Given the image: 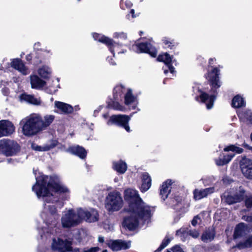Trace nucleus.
I'll return each instance as SVG.
<instances>
[{"mask_svg": "<svg viewBox=\"0 0 252 252\" xmlns=\"http://www.w3.org/2000/svg\"><path fill=\"white\" fill-rule=\"evenodd\" d=\"M190 235L193 238H196L199 236V233L196 231H194L192 232H190Z\"/></svg>", "mask_w": 252, "mask_h": 252, "instance_id": "3c124183", "label": "nucleus"}, {"mask_svg": "<svg viewBox=\"0 0 252 252\" xmlns=\"http://www.w3.org/2000/svg\"><path fill=\"white\" fill-rule=\"evenodd\" d=\"M108 117V115L107 114H104L103 115V117L105 119L107 118Z\"/></svg>", "mask_w": 252, "mask_h": 252, "instance_id": "052dcab7", "label": "nucleus"}, {"mask_svg": "<svg viewBox=\"0 0 252 252\" xmlns=\"http://www.w3.org/2000/svg\"><path fill=\"white\" fill-rule=\"evenodd\" d=\"M129 119L130 118L126 115H113L108 121L107 124L108 125L115 124L123 126L127 132H129L130 127L128 125Z\"/></svg>", "mask_w": 252, "mask_h": 252, "instance_id": "1a4fd4ad", "label": "nucleus"}, {"mask_svg": "<svg viewBox=\"0 0 252 252\" xmlns=\"http://www.w3.org/2000/svg\"><path fill=\"white\" fill-rule=\"evenodd\" d=\"M240 166L243 175L248 179H252V160L245 157L242 158Z\"/></svg>", "mask_w": 252, "mask_h": 252, "instance_id": "9b49d317", "label": "nucleus"}, {"mask_svg": "<svg viewBox=\"0 0 252 252\" xmlns=\"http://www.w3.org/2000/svg\"><path fill=\"white\" fill-rule=\"evenodd\" d=\"M169 241L170 240L169 239H164L161 245L156 251H155V252H159L161 250H162L167 246L169 243Z\"/></svg>", "mask_w": 252, "mask_h": 252, "instance_id": "37998d69", "label": "nucleus"}, {"mask_svg": "<svg viewBox=\"0 0 252 252\" xmlns=\"http://www.w3.org/2000/svg\"><path fill=\"white\" fill-rule=\"evenodd\" d=\"M40 47H41V43L40 42H38L34 44L33 48L34 50L38 51V50H41V49L40 48ZM42 50L44 52H46L47 53H50V51L47 50L46 49H43V50L42 49Z\"/></svg>", "mask_w": 252, "mask_h": 252, "instance_id": "49530a36", "label": "nucleus"}, {"mask_svg": "<svg viewBox=\"0 0 252 252\" xmlns=\"http://www.w3.org/2000/svg\"><path fill=\"white\" fill-rule=\"evenodd\" d=\"M57 91V88L55 86L49 87L46 89V92L49 94H54Z\"/></svg>", "mask_w": 252, "mask_h": 252, "instance_id": "de8ad7c7", "label": "nucleus"}, {"mask_svg": "<svg viewBox=\"0 0 252 252\" xmlns=\"http://www.w3.org/2000/svg\"><path fill=\"white\" fill-rule=\"evenodd\" d=\"M158 60L159 62H163L167 66L170 73L174 75L175 72L173 65H176L177 63L175 60L173 59V57H171L169 54L165 53L160 54L158 58Z\"/></svg>", "mask_w": 252, "mask_h": 252, "instance_id": "ddd939ff", "label": "nucleus"}, {"mask_svg": "<svg viewBox=\"0 0 252 252\" xmlns=\"http://www.w3.org/2000/svg\"><path fill=\"white\" fill-rule=\"evenodd\" d=\"M243 218L245 220L247 221L252 222V216H244Z\"/></svg>", "mask_w": 252, "mask_h": 252, "instance_id": "603ef678", "label": "nucleus"}, {"mask_svg": "<svg viewBox=\"0 0 252 252\" xmlns=\"http://www.w3.org/2000/svg\"><path fill=\"white\" fill-rule=\"evenodd\" d=\"M134 47L137 48V52L148 53L153 57H155L157 54L156 49L150 43H141L135 45Z\"/></svg>", "mask_w": 252, "mask_h": 252, "instance_id": "dca6fc26", "label": "nucleus"}, {"mask_svg": "<svg viewBox=\"0 0 252 252\" xmlns=\"http://www.w3.org/2000/svg\"><path fill=\"white\" fill-rule=\"evenodd\" d=\"M123 200L118 191L110 192L106 197L105 208L109 212L119 211L122 207Z\"/></svg>", "mask_w": 252, "mask_h": 252, "instance_id": "423d86ee", "label": "nucleus"}, {"mask_svg": "<svg viewBox=\"0 0 252 252\" xmlns=\"http://www.w3.org/2000/svg\"><path fill=\"white\" fill-rule=\"evenodd\" d=\"M114 181H115V182H118V179L117 178H116L114 179Z\"/></svg>", "mask_w": 252, "mask_h": 252, "instance_id": "e2e57ef3", "label": "nucleus"}, {"mask_svg": "<svg viewBox=\"0 0 252 252\" xmlns=\"http://www.w3.org/2000/svg\"><path fill=\"white\" fill-rule=\"evenodd\" d=\"M108 247L114 251L126 250L130 248V241H122L120 240L110 241L108 244Z\"/></svg>", "mask_w": 252, "mask_h": 252, "instance_id": "4468645a", "label": "nucleus"}, {"mask_svg": "<svg viewBox=\"0 0 252 252\" xmlns=\"http://www.w3.org/2000/svg\"><path fill=\"white\" fill-rule=\"evenodd\" d=\"M164 73L166 74L168 72V70L164 69Z\"/></svg>", "mask_w": 252, "mask_h": 252, "instance_id": "680f3d73", "label": "nucleus"}, {"mask_svg": "<svg viewBox=\"0 0 252 252\" xmlns=\"http://www.w3.org/2000/svg\"><path fill=\"white\" fill-rule=\"evenodd\" d=\"M113 37L115 38L126 39L127 37L126 34L124 32H116L114 33Z\"/></svg>", "mask_w": 252, "mask_h": 252, "instance_id": "79ce46f5", "label": "nucleus"}, {"mask_svg": "<svg viewBox=\"0 0 252 252\" xmlns=\"http://www.w3.org/2000/svg\"><path fill=\"white\" fill-rule=\"evenodd\" d=\"M104 239L103 237H98V241L99 242L102 243L104 242Z\"/></svg>", "mask_w": 252, "mask_h": 252, "instance_id": "4d7b16f0", "label": "nucleus"}, {"mask_svg": "<svg viewBox=\"0 0 252 252\" xmlns=\"http://www.w3.org/2000/svg\"><path fill=\"white\" fill-rule=\"evenodd\" d=\"M201 220L198 216H196L194 217L193 220L191 221V224L193 226H195L197 224L201 222Z\"/></svg>", "mask_w": 252, "mask_h": 252, "instance_id": "c03bdc74", "label": "nucleus"}, {"mask_svg": "<svg viewBox=\"0 0 252 252\" xmlns=\"http://www.w3.org/2000/svg\"><path fill=\"white\" fill-rule=\"evenodd\" d=\"M245 105L243 98L240 95L235 96L232 101V106L233 107L239 108Z\"/></svg>", "mask_w": 252, "mask_h": 252, "instance_id": "c9c22d12", "label": "nucleus"}, {"mask_svg": "<svg viewBox=\"0 0 252 252\" xmlns=\"http://www.w3.org/2000/svg\"><path fill=\"white\" fill-rule=\"evenodd\" d=\"M55 106L62 113H70L73 111V107L70 105L63 102L56 101Z\"/></svg>", "mask_w": 252, "mask_h": 252, "instance_id": "c85d7f7f", "label": "nucleus"}, {"mask_svg": "<svg viewBox=\"0 0 252 252\" xmlns=\"http://www.w3.org/2000/svg\"><path fill=\"white\" fill-rule=\"evenodd\" d=\"M224 151H227V152L231 151L232 152H235L238 154H241V153H243L244 150L241 148L237 147L233 145H230V146H228L225 147L224 149Z\"/></svg>", "mask_w": 252, "mask_h": 252, "instance_id": "58836bf2", "label": "nucleus"}, {"mask_svg": "<svg viewBox=\"0 0 252 252\" xmlns=\"http://www.w3.org/2000/svg\"><path fill=\"white\" fill-rule=\"evenodd\" d=\"M39 121L36 117V114H32L23 119L20 122V125L23 135L31 137L41 131L38 124Z\"/></svg>", "mask_w": 252, "mask_h": 252, "instance_id": "7ed1b4c3", "label": "nucleus"}, {"mask_svg": "<svg viewBox=\"0 0 252 252\" xmlns=\"http://www.w3.org/2000/svg\"><path fill=\"white\" fill-rule=\"evenodd\" d=\"M11 65L24 75H26L30 73L29 69L20 59H13L11 63Z\"/></svg>", "mask_w": 252, "mask_h": 252, "instance_id": "6ab92c4d", "label": "nucleus"}, {"mask_svg": "<svg viewBox=\"0 0 252 252\" xmlns=\"http://www.w3.org/2000/svg\"><path fill=\"white\" fill-rule=\"evenodd\" d=\"M98 111L97 110H95L94 111V114L97 113H98Z\"/></svg>", "mask_w": 252, "mask_h": 252, "instance_id": "0e129e2a", "label": "nucleus"}, {"mask_svg": "<svg viewBox=\"0 0 252 252\" xmlns=\"http://www.w3.org/2000/svg\"><path fill=\"white\" fill-rule=\"evenodd\" d=\"M252 247V235L250 236L247 240L244 242H240L238 243L236 247L241 249L246 248H249Z\"/></svg>", "mask_w": 252, "mask_h": 252, "instance_id": "4c0bfd02", "label": "nucleus"}, {"mask_svg": "<svg viewBox=\"0 0 252 252\" xmlns=\"http://www.w3.org/2000/svg\"><path fill=\"white\" fill-rule=\"evenodd\" d=\"M67 151L70 153L75 155L82 159L85 158L87 155V151L82 147L74 146L69 147Z\"/></svg>", "mask_w": 252, "mask_h": 252, "instance_id": "393cba45", "label": "nucleus"}, {"mask_svg": "<svg viewBox=\"0 0 252 252\" xmlns=\"http://www.w3.org/2000/svg\"><path fill=\"white\" fill-rule=\"evenodd\" d=\"M130 14H131V16L132 18H134L136 16L134 15V9H131L130 11Z\"/></svg>", "mask_w": 252, "mask_h": 252, "instance_id": "6e6d98bb", "label": "nucleus"}, {"mask_svg": "<svg viewBox=\"0 0 252 252\" xmlns=\"http://www.w3.org/2000/svg\"><path fill=\"white\" fill-rule=\"evenodd\" d=\"M244 190L240 189L239 190V192L237 193L234 196L231 195H227L226 196L224 195L223 199H224L225 201H226L228 204H231L241 201L244 198Z\"/></svg>", "mask_w": 252, "mask_h": 252, "instance_id": "4be33fe9", "label": "nucleus"}, {"mask_svg": "<svg viewBox=\"0 0 252 252\" xmlns=\"http://www.w3.org/2000/svg\"><path fill=\"white\" fill-rule=\"evenodd\" d=\"M212 61H213V59H210L209 61V63H211V62H212Z\"/></svg>", "mask_w": 252, "mask_h": 252, "instance_id": "69168bd1", "label": "nucleus"}, {"mask_svg": "<svg viewBox=\"0 0 252 252\" xmlns=\"http://www.w3.org/2000/svg\"><path fill=\"white\" fill-rule=\"evenodd\" d=\"M113 168L119 173L124 174L127 169V165L126 162L120 160L113 163Z\"/></svg>", "mask_w": 252, "mask_h": 252, "instance_id": "72a5a7b5", "label": "nucleus"}, {"mask_svg": "<svg viewBox=\"0 0 252 252\" xmlns=\"http://www.w3.org/2000/svg\"><path fill=\"white\" fill-rule=\"evenodd\" d=\"M38 75L44 79L49 78L52 73L51 68L47 65H42L37 70Z\"/></svg>", "mask_w": 252, "mask_h": 252, "instance_id": "2f4dec72", "label": "nucleus"}, {"mask_svg": "<svg viewBox=\"0 0 252 252\" xmlns=\"http://www.w3.org/2000/svg\"><path fill=\"white\" fill-rule=\"evenodd\" d=\"M172 252V251L171 250V251H170V250H167V251H166V252Z\"/></svg>", "mask_w": 252, "mask_h": 252, "instance_id": "338daca9", "label": "nucleus"}, {"mask_svg": "<svg viewBox=\"0 0 252 252\" xmlns=\"http://www.w3.org/2000/svg\"><path fill=\"white\" fill-rule=\"evenodd\" d=\"M102 252H107V250H104Z\"/></svg>", "mask_w": 252, "mask_h": 252, "instance_id": "774afa93", "label": "nucleus"}, {"mask_svg": "<svg viewBox=\"0 0 252 252\" xmlns=\"http://www.w3.org/2000/svg\"><path fill=\"white\" fill-rule=\"evenodd\" d=\"M234 155L228 154L220 156L218 158L215 160L216 163L218 166H223L227 164L234 157Z\"/></svg>", "mask_w": 252, "mask_h": 252, "instance_id": "473e14b6", "label": "nucleus"}, {"mask_svg": "<svg viewBox=\"0 0 252 252\" xmlns=\"http://www.w3.org/2000/svg\"><path fill=\"white\" fill-rule=\"evenodd\" d=\"M172 252H184L179 246H175L171 249Z\"/></svg>", "mask_w": 252, "mask_h": 252, "instance_id": "8fccbe9b", "label": "nucleus"}, {"mask_svg": "<svg viewBox=\"0 0 252 252\" xmlns=\"http://www.w3.org/2000/svg\"><path fill=\"white\" fill-rule=\"evenodd\" d=\"M126 210L127 211V215L124 217L122 225L129 230L135 229L141 222L142 223L148 222L151 216V208H150L149 217L147 219L143 217L145 214L143 208H138V206L132 204L129 208Z\"/></svg>", "mask_w": 252, "mask_h": 252, "instance_id": "f03ea898", "label": "nucleus"}, {"mask_svg": "<svg viewBox=\"0 0 252 252\" xmlns=\"http://www.w3.org/2000/svg\"><path fill=\"white\" fill-rule=\"evenodd\" d=\"M163 43L165 45V48L172 49L173 47L175 46V42L173 40L169 38H165L163 39Z\"/></svg>", "mask_w": 252, "mask_h": 252, "instance_id": "ea45409f", "label": "nucleus"}, {"mask_svg": "<svg viewBox=\"0 0 252 252\" xmlns=\"http://www.w3.org/2000/svg\"><path fill=\"white\" fill-rule=\"evenodd\" d=\"M173 183L171 180H167L162 183L160 189V195L163 200H165L169 194L171 189V186Z\"/></svg>", "mask_w": 252, "mask_h": 252, "instance_id": "b1692460", "label": "nucleus"}, {"mask_svg": "<svg viewBox=\"0 0 252 252\" xmlns=\"http://www.w3.org/2000/svg\"><path fill=\"white\" fill-rule=\"evenodd\" d=\"M36 117L39 120L38 124L41 131L49 126L55 119V116L52 115H46L42 118L40 115L36 114Z\"/></svg>", "mask_w": 252, "mask_h": 252, "instance_id": "a211bd4d", "label": "nucleus"}, {"mask_svg": "<svg viewBox=\"0 0 252 252\" xmlns=\"http://www.w3.org/2000/svg\"><path fill=\"white\" fill-rule=\"evenodd\" d=\"M199 92V95L196 97V99L198 100L199 98L200 101L202 102L206 103L207 108L210 109L213 107V103L215 99L214 95H210L209 96L208 94L200 90Z\"/></svg>", "mask_w": 252, "mask_h": 252, "instance_id": "f3484780", "label": "nucleus"}, {"mask_svg": "<svg viewBox=\"0 0 252 252\" xmlns=\"http://www.w3.org/2000/svg\"><path fill=\"white\" fill-rule=\"evenodd\" d=\"M107 61L109 62V63L112 65H115L116 63L113 61L112 58L108 57L107 59Z\"/></svg>", "mask_w": 252, "mask_h": 252, "instance_id": "864d4df0", "label": "nucleus"}, {"mask_svg": "<svg viewBox=\"0 0 252 252\" xmlns=\"http://www.w3.org/2000/svg\"><path fill=\"white\" fill-rule=\"evenodd\" d=\"M249 120L250 122L252 124V112L251 113V114L249 116Z\"/></svg>", "mask_w": 252, "mask_h": 252, "instance_id": "bf43d9fd", "label": "nucleus"}, {"mask_svg": "<svg viewBox=\"0 0 252 252\" xmlns=\"http://www.w3.org/2000/svg\"><path fill=\"white\" fill-rule=\"evenodd\" d=\"M81 222L79 209L77 211L70 209L63 212L61 223L63 228L74 227Z\"/></svg>", "mask_w": 252, "mask_h": 252, "instance_id": "39448f33", "label": "nucleus"}, {"mask_svg": "<svg viewBox=\"0 0 252 252\" xmlns=\"http://www.w3.org/2000/svg\"><path fill=\"white\" fill-rule=\"evenodd\" d=\"M142 184L141 190L142 192L147 191L151 186V178L147 173H144L142 175Z\"/></svg>", "mask_w": 252, "mask_h": 252, "instance_id": "cd10ccee", "label": "nucleus"}, {"mask_svg": "<svg viewBox=\"0 0 252 252\" xmlns=\"http://www.w3.org/2000/svg\"><path fill=\"white\" fill-rule=\"evenodd\" d=\"M79 215H80L81 221L85 220L88 222H95L98 220V214L94 209L89 210L79 209Z\"/></svg>", "mask_w": 252, "mask_h": 252, "instance_id": "9d476101", "label": "nucleus"}, {"mask_svg": "<svg viewBox=\"0 0 252 252\" xmlns=\"http://www.w3.org/2000/svg\"><path fill=\"white\" fill-rule=\"evenodd\" d=\"M214 188H209L203 189H195L194 192V198L195 200H199L203 197H206L208 194H210L214 192Z\"/></svg>", "mask_w": 252, "mask_h": 252, "instance_id": "bb28decb", "label": "nucleus"}, {"mask_svg": "<svg viewBox=\"0 0 252 252\" xmlns=\"http://www.w3.org/2000/svg\"><path fill=\"white\" fill-rule=\"evenodd\" d=\"M26 60L30 61L32 60V56L31 55H28L26 56Z\"/></svg>", "mask_w": 252, "mask_h": 252, "instance_id": "13d9d810", "label": "nucleus"}, {"mask_svg": "<svg viewBox=\"0 0 252 252\" xmlns=\"http://www.w3.org/2000/svg\"><path fill=\"white\" fill-rule=\"evenodd\" d=\"M93 36L95 40H97L106 44L110 52L113 54V57H114L115 52H117L118 54L125 52L124 50H120L121 45L116 43L112 39L96 33H93Z\"/></svg>", "mask_w": 252, "mask_h": 252, "instance_id": "6e6552de", "label": "nucleus"}, {"mask_svg": "<svg viewBox=\"0 0 252 252\" xmlns=\"http://www.w3.org/2000/svg\"><path fill=\"white\" fill-rule=\"evenodd\" d=\"M110 107L112 108L117 110L123 111L124 107L121 105L116 100L113 101L111 104H109Z\"/></svg>", "mask_w": 252, "mask_h": 252, "instance_id": "a19ab883", "label": "nucleus"}, {"mask_svg": "<svg viewBox=\"0 0 252 252\" xmlns=\"http://www.w3.org/2000/svg\"><path fill=\"white\" fill-rule=\"evenodd\" d=\"M20 151V147L17 142L8 139L0 140V153L6 156L16 155Z\"/></svg>", "mask_w": 252, "mask_h": 252, "instance_id": "0eeeda50", "label": "nucleus"}, {"mask_svg": "<svg viewBox=\"0 0 252 252\" xmlns=\"http://www.w3.org/2000/svg\"><path fill=\"white\" fill-rule=\"evenodd\" d=\"M98 250V248H93L87 251H85V252H96Z\"/></svg>", "mask_w": 252, "mask_h": 252, "instance_id": "5fc2aeb1", "label": "nucleus"}, {"mask_svg": "<svg viewBox=\"0 0 252 252\" xmlns=\"http://www.w3.org/2000/svg\"><path fill=\"white\" fill-rule=\"evenodd\" d=\"M125 198L126 200L129 201V206L132 204L134 205L138 206V208H143L145 211V214L143 217L144 218H148L150 214V207L146 205V204L142 201L141 198L139 197L137 191L132 189H127L125 191Z\"/></svg>", "mask_w": 252, "mask_h": 252, "instance_id": "20e7f679", "label": "nucleus"}, {"mask_svg": "<svg viewBox=\"0 0 252 252\" xmlns=\"http://www.w3.org/2000/svg\"><path fill=\"white\" fill-rule=\"evenodd\" d=\"M128 89L122 85L116 86L113 92L114 98L116 100H119L122 98V95L125 94Z\"/></svg>", "mask_w": 252, "mask_h": 252, "instance_id": "7c9ffc66", "label": "nucleus"}, {"mask_svg": "<svg viewBox=\"0 0 252 252\" xmlns=\"http://www.w3.org/2000/svg\"><path fill=\"white\" fill-rule=\"evenodd\" d=\"M21 101H24L35 105H41L42 101L40 98L34 97L33 95L23 94L19 96Z\"/></svg>", "mask_w": 252, "mask_h": 252, "instance_id": "412c9836", "label": "nucleus"}, {"mask_svg": "<svg viewBox=\"0 0 252 252\" xmlns=\"http://www.w3.org/2000/svg\"><path fill=\"white\" fill-rule=\"evenodd\" d=\"M30 82L32 88L37 90L42 89L46 85V82L36 75L30 76Z\"/></svg>", "mask_w": 252, "mask_h": 252, "instance_id": "5701e85b", "label": "nucleus"}, {"mask_svg": "<svg viewBox=\"0 0 252 252\" xmlns=\"http://www.w3.org/2000/svg\"><path fill=\"white\" fill-rule=\"evenodd\" d=\"M36 183L32 188L38 197H43L44 208L52 214H55L58 209L64 206V201L70 197V190L61 183L57 176L41 175L35 177Z\"/></svg>", "mask_w": 252, "mask_h": 252, "instance_id": "f257e3e1", "label": "nucleus"}, {"mask_svg": "<svg viewBox=\"0 0 252 252\" xmlns=\"http://www.w3.org/2000/svg\"><path fill=\"white\" fill-rule=\"evenodd\" d=\"M15 131V127L12 123L8 121H0V137L11 134Z\"/></svg>", "mask_w": 252, "mask_h": 252, "instance_id": "2eb2a0df", "label": "nucleus"}, {"mask_svg": "<svg viewBox=\"0 0 252 252\" xmlns=\"http://www.w3.org/2000/svg\"><path fill=\"white\" fill-rule=\"evenodd\" d=\"M176 235L184 240L189 236L188 227H183L176 232Z\"/></svg>", "mask_w": 252, "mask_h": 252, "instance_id": "e433bc0d", "label": "nucleus"}, {"mask_svg": "<svg viewBox=\"0 0 252 252\" xmlns=\"http://www.w3.org/2000/svg\"><path fill=\"white\" fill-rule=\"evenodd\" d=\"M215 236V231L213 228L207 229L201 236V240L205 243L212 241Z\"/></svg>", "mask_w": 252, "mask_h": 252, "instance_id": "c756f323", "label": "nucleus"}, {"mask_svg": "<svg viewBox=\"0 0 252 252\" xmlns=\"http://www.w3.org/2000/svg\"><path fill=\"white\" fill-rule=\"evenodd\" d=\"M245 230L246 227L244 223H241L238 224L235 229L233 235L234 238L237 239L238 237L242 236L243 234H244Z\"/></svg>", "mask_w": 252, "mask_h": 252, "instance_id": "f704fd0d", "label": "nucleus"}, {"mask_svg": "<svg viewBox=\"0 0 252 252\" xmlns=\"http://www.w3.org/2000/svg\"><path fill=\"white\" fill-rule=\"evenodd\" d=\"M121 4L122 6L125 5L126 7L128 8L130 7L132 5L131 2L128 0H122L121 1Z\"/></svg>", "mask_w": 252, "mask_h": 252, "instance_id": "a18cd8bd", "label": "nucleus"}, {"mask_svg": "<svg viewBox=\"0 0 252 252\" xmlns=\"http://www.w3.org/2000/svg\"><path fill=\"white\" fill-rule=\"evenodd\" d=\"M246 206L248 208L252 207V196L248 198L245 201Z\"/></svg>", "mask_w": 252, "mask_h": 252, "instance_id": "09e8293b", "label": "nucleus"}, {"mask_svg": "<svg viewBox=\"0 0 252 252\" xmlns=\"http://www.w3.org/2000/svg\"><path fill=\"white\" fill-rule=\"evenodd\" d=\"M57 145V142L56 141H50L48 142L46 144L43 146H38L36 144L32 143L31 145L32 148L36 151H47L54 147Z\"/></svg>", "mask_w": 252, "mask_h": 252, "instance_id": "a878e982", "label": "nucleus"}, {"mask_svg": "<svg viewBox=\"0 0 252 252\" xmlns=\"http://www.w3.org/2000/svg\"><path fill=\"white\" fill-rule=\"evenodd\" d=\"M220 70L217 68H214L211 72H208L206 78L210 82L214 92L220 88L221 84L219 79Z\"/></svg>", "mask_w": 252, "mask_h": 252, "instance_id": "f8f14e48", "label": "nucleus"}, {"mask_svg": "<svg viewBox=\"0 0 252 252\" xmlns=\"http://www.w3.org/2000/svg\"><path fill=\"white\" fill-rule=\"evenodd\" d=\"M125 103L126 105L135 109L137 105L136 98L133 95L131 90L128 89L124 96Z\"/></svg>", "mask_w": 252, "mask_h": 252, "instance_id": "aec40b11", "label": "nucleus"}]
</instances>
